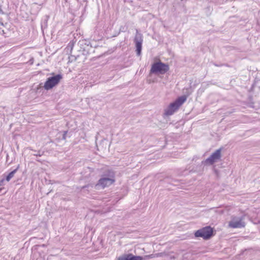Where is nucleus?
Instances as JSON below:
<instances>
[{
    "label": "nucleus",
    "mask_w": 260,
    "mask_h": 260,
    "mask_svg": "<svg viewBox=\"0 0 260 260\" xmlns=\"http://www.w3.org/2000/svg\"><path fill=\"white\" fill-rule=\"evenodd\" d=\"M229 226L234 229L241 228L244 227L245 224L241 219H237L236 218H233V220L229 222Z\"/></svg>",
    "instance_id": "nucleus-5"
},
{
    "label": "nucleus",
    "mask_w": 260,
    "mask_h": 260,
    "mask_svg": "<svg viewBox=\"0 0 260 260\" xmlns=\"http://www.w3.org/2000/svg\"><path fill=\"white\" fill-rule=\"evenodd\" d=\"M62 78V76L59 74L48 78L44 83V88L47 90L53 88L59 83Z\"/></svg>",
    "instance_id": "nucleus-4"
},
{
    "label": "nucleus",
    "mask_w": 260,
    "mask_h": 260,
    "mask_svg": "<svg viewBox=\"0 0 260 260\" xmlns=\"http://www.w3.org/2000/svg\"><path fill=\"white\" fill-rule=\"evenodd\" d=\"M117 260H129L128 258V254L118 257L117 258Z\"/></svg>",
    "instance_id": "nucleus-11"
},
{
    "label": "nucleus",
    "mask_w": 260,
    "mask_h": 260,
    "mask_svg": "<svg viewBox=\"0 0 260 260\" xmlns=\"http://www.w3.org/2000/svg\"><path fill=\"white\" fill-rule=\"evenodd\" d=\"M150 257L149 255H146L145 257H143L141 256H135L133 254L130 253L128 254V258L129 260H144L146 258Z\"/></svg>",
    "instance_id": "nucleus-9"
},
{
    "label": "nucleus",
    "mask_w": 260,
    "mask_h": 260,
    "mask_svg": "<svg viewBox=\"0 0 260 260\" xmlns=\"http://www.w3.org/2000/svg\"><path fill=\"white\" fill-rule=\"evenodd\" d=\"M169 70V67L168 64H165L159 60L157 62L152 64L150 70V72L155 74H164Z\"/></svg>",
    "instance_id": "nucleus-3"
},
{
    "label": "nucleus",
    "mask_w": 260,
    "mask_h": 260,
    "mask_svg": "<svg viewBox=\"0 0 260 260\" xmlns=\"http://www.w3.org/2000/svg\"><path fill=\"white\" fill-rule=\"evenodd\" d=\"M220 156V150H217L210 156L209 158L206 160V162L210 165H212L216 162L217 160L219 159Z\"/></svg>",
    "instance_id": "nucleus-6"
},
{
    "label": "nucleus",
    "mask_w": 260,
    "mask_h": 260,
    "mask_svg": "<svg viewBox=\"0 0 260 260\" xmlns=\"http://www.w3.org/2000/svg\"><path fill=\"white\" fill-rule=\"evenodd\" d=\"M136 52L138 55L141 54V49H142V40L141 39L140 40H138L136 39Z\"/></svg>",
    "instance_id": "nucleus-8"
},
{
    "label": "nucleus",
    "mask_w": 260,
    "mask_h": 260,
    "mask_svg": "<svg viewBox=\"0 0 260 260\" xmlns=\"http://www.w3.org/2000/svg\"><path fill=\"white\" fill-rule=\"evenodd\" d=\"M19 168V166L16 169H15L14 170H13V171H12L11 172H10L8 175V176H7L6 177V180L7 181H9L10 180V179L13 178L14 176V174H15V173L16 172V171H17L18 169Z\"/></svg>",
    "instance_id": "nucleus-10"
},
{
    "label": "nucleus",
    "mask_w": 260,
    "mask_h": 260,
    "mask_svg": "<svg viewBox=\"0 0 260 260\" xmlns=\"http://www.w3.org/2000/svg\"><path fill=\"white\" fill-rule=\"evenodd\" d=\"M213 235V229L210 226L203 228L194 233L196 237H201L204 240H208Z\"/></svg>",
    "instance_id": "nucleus-2"
},
{
    "label": "nucleus",
    "mask_w": 260,
    "mask_h": 260,
    "mask_svg": "<svg viewBox=\"0 0 260 260\" xmlns=\"http://www.w3.org/2000/svg\"><path fill=\"white\" fill-rule=\"evenodd\" d=\"M114 180L110 178H103L101 179L99 181V185L102 186L104 188L105 187L109 186L113 183Z\"/></svg>",
    "instance_id": "nucleus-7"
},
{
    "label": "nucleus",
    "mask_w": 260,
    "mask_h": 260,
    "mask_svg": "<svg viewBox=\"0 0 260 260\" xmlns=\"http://www.w3.org/2000/svg\"><path fill=\"white\" fill-rule=\"evenodd\" d=\"M186 99L185 95H183L179 97L174 102L171 103L165 111L166 115H172L186 101Z\"/></svg>",
    "instance_id": "nucleus-1"
}]
</instances>
